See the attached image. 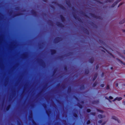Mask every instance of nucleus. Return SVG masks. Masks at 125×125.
I'll use <instances>...</instances> for the list:
<instances>
[{
	"label": "nucleus",
	"mask_w": 125,
	"mask_h": 125,
	"mask_svg": "<svg viewBox=\"0 0 125 125\" xmlns=\"http://www.w3.org/2000/svg\"><path fill=\"white\" fill-rule=\"evenodd\" d=\"M116 86H117V84L116 85Z\"/></svg>",
	"instance_id": "9d476101"
},
{
	"label": "nucleus",
	"mask_w": 125,
	"mask_h": 125,
	"mask_svg": "<svg viewBox=\"0 0 125 125\" xmlns=\"http://www.w3.org/2000/svg\"><path fill=\"white\" fill-rule=\"evenodd\" d=\"M90 123V121H88L87 122V124H89Z\"/></svg>",
	"instance_id": "20e7f679"
},
{
	"label": "nucleus",
	"mask_w": 125,
	"mask_h": 125,
	"mask_svg": "<svg viewBox=\"0 0 125 125\" xmlns=\"http://www.w3.org/2000/svg\"><path fill=\"white\" fill-rule=\"evenodd\" d=\"M124 96H125V94L124 95Z\"/></svg>",
	"instance_id": "1a4fd4ad"
},
{
	"label": "nucleus",
	"mask_w": 125,
	"mask_h": 125,
	"mask_svg": "<svg viewBox=\"0 0 125 125\" xmlns=\"http://www.w3.org/2000/svg\"><path fill=\"white\" fill-rule=\"evenodd\" d=\"M101 86L102 87H103L104 86V84H102L101 85Z\"/></svg>",
	"instance_id": "0eeeda50"
},
{
	"label": "nucleus",
	"mask_w": 125,
	"mask_h": 125,
	"mask_svg": "<svg viewBox=\"0 0 125 125\" xmlns=\"http://www.w3.org/2000/svg\"><path fill=\"white\" fill-rule=\"evenodd\" d=\"M122 97H116L115 100L114 101L116 100H117L118 101H120L122 99Z\"/></svg>",
	"instance_id": "f257e3e1"
},
{
	"label": "nucleus",
	"mask_w": 125,
	"mask_h": 125,
	"mask_svg": "<svg viewBox=\"0 0 125 125\" xmlns=\"http://www.w3.org/2000/svg\"><path fill=\"white\" fill-rule=\"evenodd\" d=\"M109 88V86H107L106 88L107 89H108Z\"/></svg>",
	"instance_id": "39448f33"
},
{
	"label": "nucleus",
	"mask_w": 125,
	"mask_h": 125,
	"mask_svg": "<svg viewBox=\"0 0 125 125\" xmlns=\"http://www.w3.org/2000/svg\"><path fill=\"white\" fill-rule=\"evenodd\" d=\"M123 104H124V105H125V101H124L123 102Z\"/></svg>",
	"instance_id": "423d86ee"
},
{
	"label": "nucleus",
	"mask_w": 125,
	"mask_h": 125,
	"mask_svg": "<svg viewBox=\"0 0 125 125\" xmlns=\"http://www.w3.org/2000/svg\"><path fill=\"white\" fill-rule=\"evenodd\" d=\"M109 98L110 99H113V97H112V96H110L109 97Z\"/></svg>",
	"instance_id": "7ed1b4c3"
},
{
	"label": "nucleus",
	"mask_w": 125,
	"mask_h": 125,
	"mask_svg": "<svg viewBox=\"0 0 125 125\" xmlns=\"http://www.w3.org/2000/svg\"><path fill=\"white\" fill-rule=\"evenodd\" d=\"M87 111L88 112H89L90 111V109H88L87 110Z\"/></svg>",
	"instance_id": "f03ea898"
},
{
	"label": "nucleus",
	"mask_w": 125,
	"mask_h": 125,
	"mask_svg": "<svg viewBox=\"0 0 125 125\" xmlns=\"http://www.w3.org/2000/svg\"><path fill=\"white\" fill-rule=\"evenodd\" d=\"M101 115H99V117H101Z\"/></svg>",
	"instance_id": "6e6552de"
}]
</instances>
